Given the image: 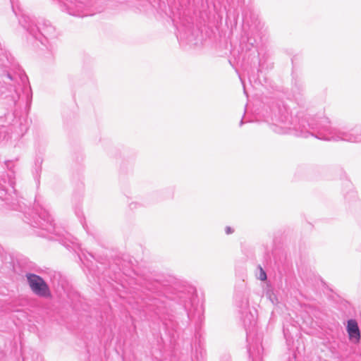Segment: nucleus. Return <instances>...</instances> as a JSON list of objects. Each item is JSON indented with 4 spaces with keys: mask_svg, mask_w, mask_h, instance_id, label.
I'll use <instances>...</instances> for the list:
<instances>
[{
    "mask_svg": "<svg viewBox=\"0 0 361 361\" xmlns=\"http://www.w3.org/2000/svg\"><path fill=\"white\" fill-rule=\"evenodd\" d=\"M297 136L307 137L310 135L325 141H345L361 143V126H357L347 131H342L330 126L326 117L319 119L310 118L303 119L295 130Z\"/></svg>",
    "mask_w": 361,
    "mask_h": 361,
    "instance_id": "1",
    "label": "nucleus"
},
{
    "mask_svg": "<svg viewBox=\"0 0 361 361\" xmlns=\"http://www.w3.org/2000/svg\"><path fill=\"white\" fill-rule=\"evenodd\" d=\"M19 23L31 35H32L36 39H39L40 41L42 39L39 38L37 32L44 37H47L50 36L54 30V27L50 25L44 24L42 27H39L35 25L34 21L30 18V17L25 14L21 16L19 19Z\"/></svg>",
    "mask_w": 361,
    "mask_h": 361,
    "instance_id": "2",
    "label": "nucleus"
},
{
    "mask_svg": "<svg viewBox=\"0 0 361 361\" xmlns=\"http://www.w3.org/2000/svg\"><path fill=\"white\" fill-rule=\"evenodd\" d=\"M26 277L31 290L35 295L43 298L50 295L49 287L42 278L34 274H27Z\"/></svg>",
    "mask_w": 361,
    "mask_h": 361,
    "instance_id": "3",
    "label": "nucleus"
},
{
    "mask_svg": "<svg viewBox=\"0 0 361 361\" xmlns=\"http://www.w3.org/2000/svg\"><path fill=\"white\" fill-rule=\"evenodd\" d=\"M40 220L35 222L33 226H39L42 229L47 231L50 233H54L56 235H63L59 228H56L53 224V219L47 211H43L39 214Z\"/></svg>",
    "mask_w": 361,
    "mask_h": 361,
    "instance_id": "4",
    "label": "nucleus"
},
{
    "mask_svg": "<svg viewBox=\"0 0 361 361\" xmlns=\"http://www.w3.org/2000/svg\"><path fill=\"white\" fill-rule=\"evenodd\" d=\"M65 6L67 7L68 13L73 16H83L81 12L87 5L86 0H64ZM86 14H85V16Z\"/></svg>",
    "mask_w": 361,
    "mask_h": 361,
    "instance_id": "5",
    "label": "nucleus"
},
{
    "mask_svg": "<svg viewBox=\"0 0 361 361\" xmlns=\"http://www.w3.org/2000/svg\"><path fill=\"white\" fill-rule=\"evenodd\" d=\"M263 350L261 338L257 337L255 340L252 341V343L250 344L248 350L252 361H261Z\"/></svg>",
    "mask_w": 361,
    "mask_h": 361,
    "instance_id": "6",
    "label": "nucleus"
},
{
    "mask_svg": "<svg viewBox=\"0 0 361 361\" xmlns=\"http://www.w3.org/2000/svg\"><path fill=\"white\" fill-rule=\"evenodd\" d=\"M347 331L349 335V338L355 343H357L360 339V332L357 323L354 319L348 321Z\"/></svg>",
    "mask_w": 361,
    "mask_h": 361,
    "instance_id": "7",
    "label": "nucleus"
},
{
    "mask_svg": "<svg viewBox=\"0 0 361 361\" xmlns=\"http://www.w3.org/2000/svg\"><path fill=\"white\" fill-rule=\"evenodd\" d=\"M250 317H252V320L250 319L249 316L247 314L245 318L243 319V322L245 326H250L255 324V321L254 319L253 315L250 314Z\"/></svg>",
    "mask_w": 361,
    "mask_h": 361,
    "instance_id": "8",
    "label": "nucleus"
},
{
    "mask_svg": "<svg viewBox=\"0 0 361 361\" xmlns=\"http://www.w3.org/2000/svg\"><path fill=\"white\" fill-rule=\"evenodd\" d=\"M273 130H274V131H275L276 133H279V134H284V133H288V130H283L282 128H279L278 126H275Z\"/></svg>",
    "mask_w": 361,
    "mask_h": 361,
    "instance_id": "9",
    "label": "nucleus"
},
{
    "mask_svg": "<svg viewBox=\"0 0 361 361\" xmlns=\"http://www.w3.org/2000/svg\"><path fill=\"white\" fill-rule=\"evenodd\" d=\"M225 232L227 235H229V234H231L234 232V230L233 228H232L230 226H226L225 228Z\"/></svg>",
    "mask_w": 361,
    "mask_h": 361,
    "instance_id": "10",
    "label": "nucleus"
},
{
    "mask_svg": "<svg viewBox=\"0 0 361 361\" xmlns=\"http://www.w3.org/2000/svg\"><path fill=\"white\" fill-rule=\"evenodd\" d=\"M35 210H37V219H35L34 220V223L35 224L36 221H39L40 220V219L39 218V214L43 212V211H46L45 209H41L40 211H38L37 210V208H35Z\"/></svg>",
    "mask_w": 361,
    "mask_h": 361,
    "instance_id": "11",
    "label": "nucleus"
},
{
    "mask_svg": "<svg viewBox=\"0 0 361 361\" xmlns=\"http://www.w3.org/2000/svg\"><path fill=\"white\" fill-rule=\"evenodd\" d=\"M266 279H267L266 274H265L264 271H262V272L261 273V274H260V279H261L262 281H264V280H265Z\"/></svg>",
    "mask_w": 361,
    "mask_h": 361,
    "instance_id": "12",
    "label": "nucleus"
},
{
    "mask_svg": "<svg viewBox=\"0 0 361 361\" xmlns=\"http://www.w3.org/2000/svg\"><path fill=\"white\" fill-rule=\"evenodd\" d=\"M250 336L249 335V333H248V332H247V340H248V339H250Z\"/></svg>",
    "mask_w": 361,
    "mask_h": 361,
    "instance_id": "13",
    "label": "nucleus"
},
{
    "mask_svg": "<svg viewBox=\"0 0 361 361\" xmlns=\"http://www.w3.org/2000/svg\"><path fill=\"white\" fill-rule=\"evenodd\" d=\"M12 4H13V11H15V8H14L13 2V1H12ZM14 12L16 13V11H14Z\"/></svg>",
    "mask_w": 361,
    "mask_h": 361,
    "instance_id": "14",
    "label": "nucleus"
}]
</instances>
